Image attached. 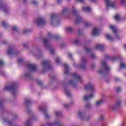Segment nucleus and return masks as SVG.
I'll return each mask as SVG.
<instances>
[{"label": "nucleus", "instance_id": "nucleus-23", "mask_svg": "<svg viewBox=\"0 0 126 126\" xmlns=\"http://www.w3.org/2000/svg\"><path fill=\"white\" fill-rule=\"evenodd\" d=\"M82 10L83 11H91V8L89 7H83Z\"/></svg>", "mask_w": 126, "mask_h": 126}, {"label": "nucleus", "instance_id": "nucleus-41", "mask_svg": "<svg viewBox=\"0 0 126 126\" xmlns=\"http://www.w3.org/2000/svg\"><path fill=\"white\" fill-rule=\"evenodd\" d=\"M32 4H34V5H36V4H38V2H37V1H36L35 0H32Z\"/></svg>", "mask_w": 126, "mask_h": 126}, {"label": "nucleus", "instance_id": "nucleus-13", "mask_svg": "<svg viewBox=\"0 0 126 126\" xmlns=\"http://www.w3.org/2000/svg\"><path fill=\"white\" fill-rule=\"evenodd\" d=\"M92 35L93 36H99L100 32H99V29L97 27H94Z\"/></svg>", "mask_w": 126, "mask_h": 126}, {"label": "nucleus", "instance_id": "nucleus-19", "mask_svg": "<svg viewBox=\"0 0 126 126\" xmlns=\"http://www.w3.org/2000/svg\"><path fill=\"white\" fill-rule=\"evenodd\" d=\"M63 66L65 67L64 74H69V69L68 68V65L66 64L63 65Z\"/></svg>", "mask_w": 126, "mask_h": 126}, {"label": "nucleus", "instance_id": "nucleus-45", "mask_svg": "<svg viewBox=\"0 0 126 126\" xmlns=\"http://www.w3.org/2000/svg\"><path fill=\"white\" fill-rule=\"evenodd\" d=\"M12 29H13V30H14V31H17V28L15 26H14L13 27Z\"/></svg>", "mask_w": 126, "mask_h": 126}, {"label": "nucleus", "instance_id": "nucleus-59", "mask_svg": "<svg viewBox=\"0 0 126 126\" xmlns=\"http://www.w3.org/2000/svg\"><path fill=\"white\" fill-rule=\"evenodd\" d=\"M90 119V116H88L86 118V121H88Z\"/></svg>", "mask_w": 126, "mask_h": 126}, {"label": "nucleus", "instance_id": "nucleus-37", "mask_svg": "<svg viewBox=\"0 0 126 126\" xmlns=\"http://www.w3.org/2000/svg\"><path fill=\"white\" fill-rule=\"evenodd\" d=\"M121 103H122V102L121 101V100H118L117 102L116 106L120 107V106H121Z\"/></svg>", "mask_w": 126, "mask_h": 126}, {"label": "nucleus", "instance_id": "nucleus-8", "mask_svg": "<svg viewBox=\"0 0 126 126\" xmlns=\"http://www.w3.org/2000/svg\"><path fill=\"white\" fill-rule=\"evenodd\" d=\"M85 88L86 90H91L92 92H94L95 91V89H94V85L92 84L91 83H90L87 84Z\"/></svg>", "mask_w": 126, "mask_h": 126}, {"label": "nucleus", "instance_id": "nucleus-6", "mask_svg": "<svg viewBox=\"0 0 126 126\" xmlns=\"http://www.w3.org/2000/svg\"><path fill=\"white\" fill-rule=\"evenodd\" d=\"M41 64L43 65L44 70H48L51 68V65L50 64V61L49 60L43 61L41 63Z\"/></svg>", "mask_w": 126, "mask_h": 126}, {"label": "nucleus", "instance_id": "nucleus-21", "mask_svg": "<svg viewBox=\"0 0 126 126\" xmlns=\"http://www.w3.org/2000/svg\"><path fill=\"white\" fill-rule=\"evenodd\" d=\"M78 116L80 117V119L81 120H83L84 119V117H85V115L84 114V113L79 111L78 113Z\"/></svg>", "mask_w": 126, "mask_h": 126}, {"label": "nucleus", "instance_id": "nucleus-34", "mask_svg": "<svg viewBox=\"0 0 126 126\" xmlns=\"http://www.w3.org/2000/svg\"><path fill=\"white\" fill-rule=\"evenodd\" d=\"M23 61H24V60L23 58H19L18 60V63H23Z\"/></svg>", "mask_w": 126, "mask_h": 126}, {"label": "nucleus", "instance_id": "nucleus-9", "mask_svg": "<svg viewBox=\"0 0 126 126\" xmlns=\"http://www.w3.org/2000/svg\"><path fill=\"white\" fill-rule=\"evenodd\" d=\"M109 28L111 30L113 31L114 33H116V36L117 39H118V40H120V39H121V38L119 36V35H118V30H117V28H116V27H115L113 25H110L109 26Z\"/></svg>", "mask_w": 126, "mask_h": 126}, {"label": "nucleus", "instance_id": "nucleus-22", "mask_svg": "<svg viewBox=\"0 0 126 126\" xmlns=\"http://www.w3.org/2000/svg\"><path fill=\"white\" fill-rule=\"evenodd\" d=\"M105 37L106 39H107V40H109V41H113V40H114V38H113V37H112L109 34H106Z\"/></svg>", "mask_w": 126, "mask_h": 126}, {"label": "nucleus", "instance_id": "nucleus-32", "mask_svg": "<svg viewBox=\"0 0 126 126\" xmlns=\"http://www.w3.org/2000/svg\"><path fill=\"white\" fill-rule=\"evenodd\" d=\"M69 10V9L68 8H65L63 10V14L67 12Z\"/></svg>", "mask_w": 126, "mask_h": 126}, {"label": "nucleus", "instance_id": "nucleus-43", "mask_svg": "<svg viewBox=\"0 0 126 126\" xmlns=\"http://www.w3.org/2000/svg\"><path fill=\"white\" fill-rule=\"evenodd\" d=\"M37 84L39 85H42L43 84V82L41 80L37 81Z\"/></svg>", "mask_w": 126, "mask_h": 126}, {"label": "nucleus", "instance_id": "nucleus-49", "mask_svg": "<svg viewBox=\"0 0 126 126\" xmlns=\"http://www.w3.org/2000/svg\"><path fill=\"white\" fill-rule=\"evenodd\" d=\"M91 58H92V59H94L95 58V55L93 54H91Z\"/></svg>", "mask_w": 126, "mask_h": 126}, {"label": "nucleus", "instance_id": "nucleus-10", "mask_svg": "<svg viewBox=\"0 0 126 126\" xmlns=\"http://www.w3.org/2000/svg\"><path fill=\"white\" fill-rule=\"evenodd\" d=\"M121 57V56H118L117 57H110V56L108 55H104V59L108 60H111V61H117V60H119V59H120V58Z\"/></svg>", "mask_w": 126, "mask_h": 126}, {"label": "nucleus", "instance_id": "nucleus-12", "mask_svg": "<svg viewBox=\"0 0 126 126\" xmlns=\"http://www.w3.org/2000/svg\"><path fill=\"white\" fill-rule=\"evenodd\" d=\"M0 8H2V10H3L4 13H8V10L7 9L6 5L2 3V2L1 1H0Z\"/></svg>", "mask_w": 126, "mask_h": 126}, {"label": "nucleus", "instance_id": "nucleus-24", "mask_svg": "<svg viewBox=\"0 0 126 126\" xmlns=\"http://www.w3.org/2000/svg\"><path fill=\"white\" fill-rule=\"evenodd\" d=\"M58 15L57 14H52L51 16V20L53 21L54 19H56Z\"/></svg>", "mask_w": 126, "mask_h": 126}, {"label": "nucleus", "instance_id": "nucleus-1", "mask_svg": "<svg viewBox=\"0 0 126 126\" xmlns=\"http://www.w3.org/2000/svg\"><path fill=\"white\" fill-rule=\"evenodd\" d=\"M60 36L59 34H55L54 35H52L51 32L48 33V36H47V38H43V41L45 44V47L48 49H50V54L51 55H54L55 54V50L54 49L52 48L51 45L49 44V39H60Z\"/></svg>", "mask_w": 126, "mask_h": 126}, {"label": "nucleus", "instance_id": "nucleus-40", "mask_svg": "<svg viewBox=\"0 0 126 126\" xmlns=\"http://www.w3.org/2000/svg\"><path fill=\"white\" fill-rule=\"evenodd\" d=\"M56 63H61V59H60V58L57 57L56 58Z\"/></svg>", "mask_w": 126, "mask_h": 126}, {"label": "nucleus", "instance_id": "nucleus-28", "mask_svg": "<svg viewBox=\"0 0 126 126\" xmlns=\"http://www.w3.org/2000/svg\"><path fill=\"white\" fill-rule=\"evenodd\" d=\"M101 104H103V100H102V99H101L96 102V105H97V106H100V105H101Z\"/></svg>", "mask_w": 126, "mask_h": 126}, {"label": "nucleus", "instance_id": "nucleus-26", "mask_svg": "<svg viewBox=\"0 0 126 126\" xmlns=\"http://www.w3.org/2000/svg\"><path fill=\"white\" fill-rule=\"evenodd\" d=\"M115 19L116 21H119L121 19V16L119 14L116 15L115 16Z\"/></svg>", "mask_w": 126, "mask_h": 126}, {"label": "nucleus", "instance_id": "nucleus-17", "mask_svg": "<svg viewBox=\"0 0 126 126\" xmlns=\"http://www.w3.org/2000/svg\"><path fill=\"white\" fill-rule=\"evenodd\" d=\"M14 47H9L8 50L7 51V53L8 55H13L14 54Z\"/></svg>", "mask_w": 126, "mask_h": 126}, {"label": "nucleus", "instance_id": "nucleus-7", "mask_svg": "<svg viewBox=\"0 0 126 126\" xmlns=\"http://www.w3.org/2000/svg\"><path fill=\"white\" fill-rule=\"evenodd\" d=\"M36 23L38 26H43L46 24V21L43 18H38L36 19Z\"/></svg>", "mask_w": 126, "mask_h": 126}, {"label": "nucleus", "instance_id": "nucleus-29", "mask_svg": "<svg viewBox=\"0 0 126 126\" xmlns=\"http://www.w3.org/2000/svg\"><path fill=\"white\" fill-rule=\"evenodd\" d=\"M120 67H123V68H126V64L124 63H121L120 64Z\"/></svg>", "mask_w": 126, "mask_h": 126}, {"label": "nucleus", "instance_id": "nucleus-56", "mask_svg": "<svg viewBox=\"0 0 126 126\" xmlns=\"http://www.w3.org/2000/svg\"><path fill=\"white\" fill-rule=\"evenodd\" d=\"M7 123L10 126L12 124V121H8Z\"/></svg>", "mask_w": 126, "mask_h": 126}, {"label": "nucleus", "instance_id": "nucleus-30", "mask_svg": "<svg viewBox=\"0 0 126 126\" xmlns=\"http://www.w3.org/2000/svg\"><path fill=\"white\" fill-rule=\"evenodd\" d=\"M26 77H27L28 79H30L31 77V74L30 73H27L25 74Z\"/></svg>", "mask_w": 126, "mask_h": 126}, {"label": "nucleus", "instance_id": "nucleus-62", "mask_svg": "<svg viewBox=\"0 0 126 126\" xmlns=\"http://www.w3.org/2000/svg\"><path fill=\"white\" fill-rule=\"evenodd\" d=\"M23 47H27V44H23Z\"/></svg>", "mask_w": 126, "mask_h": 126}, {"label": "nucleus", "instance_id": "nucleus-38", "mask_svg": "<svg viewBox=\"0 0 126 126\" xmlns=\"http://www.w3.org/2000/svg\"><path fill=\"white\" fill-rule=\"evenodd\" d=\"M85 27H90V26H91V24L89 23H85Z\"/></svg>", "mask_w": 126, "mask_h": 126}, {"label": "nucleus", "instance_id": "nucleus-64", "mask_svg": "<svg viewBox=\"0 0 126 126\" xmlns=\"http://www.w3.org/2000/svg\"><path fill=\"white\" fill-rule=\"evenodd\" d=\"M124 47L125 48V50H126V44L124 45Z\"/></svg>", "mask_w": 126, "mask_h": 126}, {"label": "nucleus", "instance_id": "nucleus-27", "mask_svg": "<svg viewBox=\"0 0 126 126\" xmlns=\"http://www.w3.org/2000/svg\"><path fill=\"white\" fill-rule=\"evenodd\" d=\"M31 103H32V101L30 99H26V106H28L30 105Z\"/></svg>", "mask_w": 126, "mask_h": 126}, {"label": "nucleus", "instance_id": "nucleus-60", "mask_svg": "<svg viewBox=\"0 0 126 126\" xmlns=\"http://www.w3.org/2000/svg\"><path fill=\"white\" fill-rule=\"evenodd\" d=\"M68 107V104H65L64 105V107L65 108H67Z\"/></svg>", "mask_w": 126, "mask_h": 126}, {"label": "nucleus", "instance_id": "nucleus-20", "mask_svg": "<svg viewBox=\"0 0 126 126\" xmlns=\"http://www.w3.org/2000/svg\"><path fill=\"white\" fill-rule=\"evenodd\" d=\"M91 98H94V94H92L88 96H85L84 97V100H88L89 99H91Z\"/></svg>", "mask_w": 126, "mask_h": 126}, {"label": "nucleus", "instance_id": "nucleus-5", "mask_svg": "<svg viewBox=\"0 0 126 126\" xmlns=\"http://www.w3.org/2000/svg\"><path fill=\"white\" fill-rule=\"evenodd\" d=\"M72 13L74 15H76L75 23L76 24H79L81 21H82V18L77 14V11L75 9H74L72 11Z\"/></svg>", "mask_w": 126, "mask_h": 126}, {"label": "nucleus", "instance_id": "nucleus-11", "mask_svg": "<svg viewBox=\"0 0 126 126\" xmlns=\"http://www.w3.org/2000/svg\"><path fill=\"white\" fill-rule=\"evenodd\" d=\"M106 4V8H108L109 6L111 7H115L116 6V3L115 2H110V0H105Z\"/></svg>", "mask_w": 126, "mask_h": 126}, {"label": "nucleus", "instance_id": "nucleus-53", "mask_svg": "<svg viewBox=\"0 0 126 126\" xmlns=\"http://www.w3.org/2000/svg\"><path fill=\"white\" fill-rule=\"evenodd\" d=\"M45 118L46 119H49L50 118V116L47 114H45Z\"/></svg>", "mask_w": 126, "mask_h": 126}, {"label": "nucleus", "instance_id": "nucleus-58", "mask_svg": "<svg viewBox=\"0 0 126 126\" xmlns=\"http://www.w3.org/2000/svg\"><path fill=\"white\" fill-rule=\"evenodd\" d=\"M2 44H6V41H3L2 42Z\"/></svg>", "mask_w": 126, "mask_h": 126}, {"label": "nucleus", "instance_id": "nucleus-47", "mask_svg": "<svg viewBox=\"0 0 126 126\" xmlns=\"http://www.w3.org/2000/svg\"><path fill=\"white\" fill-rule=\"evenodd\" d=\"M121 90H122V89L121 88V87H118V88H117V92H120Z\"/></svg>", "mask_w": 126, "mask_h": 126}, {"label": "nucleus", "instance_id": "nucleus-55", "mask_svg": "<svg viewBox=\"0 0 126 126\" xmlns=\"http://www.w3.org/2000/svg\"><path fill=\"white\" fill-rule=\"evenodd\" d=\"M125 1H126V0H121L122 4H125Z\"/></svg>", "mask_w": 126, "mask_h": 126}, {"label": "nucleus", "instance_id": "nucleus-35", "mask_svg": "<svg viewBox=\"0 0 126 126\" xmlns=\"http://www.w3.org/2000/svg\"><path fill=\"white\" fill-rule=\"evenodd\" d=\"M39 111H42V112H46V109L45 108H43V107L39 106V107L38 108Z\"/></svg>", "mask_w": 126, "mask_h": 126}, {"label": "nucleus", "instance_id": "nucleus-14", "mask_svg": "<svg viewBox=\"0 0 126 126\" xmlns=\"http://www.w3.org/2000/svg\"><path fill=\"white\" fill-rule=\"evenodd\" d=\"M27 67L28 68L31 69V70H36L37 69V66L35 64H27Z\"/></svg>", "mask_w": 126, "mask_h": 126}, {"label": "nucleus", "instance_id": "nucleus-2", "mask_svg": "<svg viewBox=\"0 0 126 126\" xmlns=\"http://www.w3.org/2000/svg\"><path fill=\"white\" fill-rule=\"evenodd\" d=\"M18 86L17 83H12L10 86H5L4 90H10L13 96H15V93H16Z\"/></svg>", "mask_w": 126, "mask_h": 126}, {"label": "nucleus", "instance_id": "nucleus-15", "mask_svg": "<svg viewBox=\"0 0 126 126\" xmlns=\"http://www.w3.org/2000/svg\"><path fill=\"white\" fill-rule=\"evenodd\" d=\"M86 63H87L86 60H85L84 58H83L82 60V62L81 63L80 68H82V69L85 68Z\"/></svg>", "mask_w": 126, "mask_h": 126}, {"label": "nucleus", "instance_id": "nucleus-18", "mask_svg": "<svg viewBox=\"0 0 126 126\" xmlns=\"http://www.w3.org/2000/svg\"><path fill=\"white\" fill-rule=\"evenodd\" d=\"M104 48H105L104 45L98 44L94 47V49H96V50H100V51H103Z\"/></svg>", "mask_w": 126, "mask_h": 126}, {"label": "nucleus", "instance_id": "nucleus-4", "mask_svg": "<svg viewBox=\"0 0 126 126\" xmlns=\"http://www.w3.org/2000/svg\"><path fill=\"white\" fill-rule=\"evenodd\" d=\"M101 64L104 69H103L102 68H101L97 71L98 73H99V74H102V73H104V72H105V71H109V70L111 69V68L108 66L106 63V61H103Z\"/></svg>", "mask_w": 126, "mask_h": 126}, {"label": "nucleus", "instance_id": "nucleus-39", "mask_svg": "<svg viewBox=\"0 0 126 126\" xmlns=\"http://www.w3.org/2000/svg\"><path fill=\"white\" fill-rule=\"evenodd\" d=\"M55 115L57 117H59V116H61V115H62V113L60 112L56 111L55 112Z\"/></svg>", "mask_w": 126, "mask_h": 126}, {"label": "nucleus", "instance_id": "nucleus-51", "mask_svg": "<svg viewBox=\"0 0 126 126\" xmlns=\"http://www.w3.org/2000/svg\"><path fill=\"white\" fill-rule=\"evenodd\" d=\"M26 125H27V126H30V121H27L26 122Z\"/></svg>", "mask_w": 126, "mask_h": 126}, {"label": "nucleus", "instance_id": "nucleus-42", "mask_svg": "<svg viewBox=\"0 0 126 126\" xmlns=\"http://www.w3.org/2000/svg\"><path fill=\"white\" fill-rule=\"evenodd\" d=\"M66 30H67V31L70 32V31H72V28H71V27H68L66 28Z\"/></svg>", "mask_w": 126, "mask_h": 126}, {"label": "nucleus", "instance_id": "nucleus-16", "mask_svg": "<svg viewBox=\"0 0 126 126\" xmlns=\"http://www.w3.org/2000/svg\"><path fill=\"white\" fill-rule=\"evenodd\" d=\"M55 125H56L59 126H62V124L61 123V122H60V121H55L54 123H47V126H55Z\"/></svg>", "mask_w": 126, "mask_h": 126}, {"label": "nucleus", "instance_id": "nucleus-44", "mask_svg": "<svg viewBox=\"0 0 126 126\" xmlns=\"http://www.w3.org/2000/svg\"><path fill=\"white\" fill-rule=\"evenodd\" d=\"M79 43V40H78L77 39L75 40L74 41V44L75 45H77V44H78Z\"/></svg>", "mask_w": 126, "mask_h": 126}, {"label": "nucleus", "instance_id": "nucleus-54", "mask_svg": "<svg viewBox=\"0 0 126 126\" xmlns=\"http://www.w3.org/2000/svg\"><path fill=\"white\" fill-rule=\"evenodd\" d=\"M90 107V104L88 103L86 105V108H89Z\"/></svg>", "mask_w": 126, "mask_h": 126}, {"label": "nucleus", "instance_id": "nucleus-33", "mask_svg": "<svg viewBox=\"0 0 126 126\" xmlns=\"http://www.w3.org/2000/svg\"><path fill=\"white\" fill-rule=\"evenodd\" d=\"M85 50L86 53H91V52H92V50H91L88 48H86L85 49Z\"/></svg>", "mask_w": 126, "mask_h": 126}, {"label": "nucleus", "instance_id": "nucleus-36", "mask_svg": "<svg viewBox=\"0 0 126 126\" xmlns=\"http://www.w3.org/2000/svg\"><path fill=\"white\" fill-rule=\"evenodd\" d=\"M31 30H26L23 32V34H27V33H29Z\"/></svg>", "mask_w": 126, "mask_h": 126}, {"label": "nucleus", "instance_id": "nucleus-63", "mask_svg": "<svg viewBox=\"0 0 126 126\" xmlns=\"http://www.w3.org/2000/svg\"><path fill=\"white\" fill-rule=\"evenodd\" d=\"M61 1H62V0H57V2L58 3H60Z\"/></svg>", "mask_w": 126, "mask_h": 126}, {"label": "nucleus", "instance_id": "nucleus-25", "mask_svg": "<svg viewBox=\"0 0 126 126\" xmlns=\"http://www.w3.org/2000/svg\"><path fill=\"white\" fill-rule=\"evenodd\" d=\"M64 91L66 95L68 96V97H70L71 94H70V93L69 92V91H67V89H66V88H65Z\"/></svg>", "mask_w": 126, "mask_h": 126}, {"label": "nucleus", "instance_id": "nucleus-50", "mask_svg": "<svg viewBox=\"0 0 126 126\" xmlns=\"http://www.w3.org/2000/svg\"><path fill=\"white\" fill-rule=\"evenodd\" d=\"M3 61L0 60V65H3Z\"/></svg>", "mask_w": 126, "mask_h": 126}, {"label": "nucleus", "instance_id": "nucleus-46", "mask_svg": "<svg viewBox=\"0 0 126 126\" xmlns=\"http://www.w3.org/2000/svg\"><path fill=\"white\" fill-rule=\"evenodd\" d=\"M68 57L70 59H72V55H71V54H70V52L68 53Z\"/></svg>", "mask_w": 126, "mask_h": 126}, {"label": "nucleus", "instance_id": "nucleus-57", "mask_svg": "<svg viewBox=\"0 0 126 126\" xmlns=\"http://www.w3.org/2000/svg\"><path fill=\"white\" fill-rule=\"evenodd\" d=\"M2 103H3V101L2 100H0V106L2 105Z\"/></svg>", "mask_w": 126, "mask_h": 126}, {"label": "nucleus", "instance_id": "nucleus-31", "mask_svg": "<svg viewBox=\"0 0 126 126\" xmlns=\"http://www.w3.org/2000/svg\"><path fill=\"white\" fill-rule=\"evenodd\" d=\"M1 24L2 26H3V27H4V28H6V27H7V24L5 22H2Z\"/></svg>", "mask_w": 126, "mask_h": 126}, {"label": "nucleus", "instance_id": "nucleus-3", "mask_svg": "<svg viewBox=\"0 0 126 126\" xmlns=\"http://www.w3.org/2000/svg\"><path fill=\"white\" fill-rule=\"evenodd\" d=\"M72 75L74 80H70L69 82V84H71V85H73V86H74V85H75V83H76L77 80L78 81H79L80 82H82V78L77 73H74L72 74Z\"/></svg>", "mask_w": 126, "mask_h": 126}, {"label": "nucleus", "instance_id": "nucleus-52", "mask_svg": "<svg viewBox=\"0 0 126 126\" xmlns=\"http://www.w3.org/2000/svg\"><path fill=\"white\" fill-rule=\"evenodd\" d=\"M99 120H102V121L104 120V116H101L99 117Z\"/></svg>", "mask_w": 126, "mask_h": 126}, {"label": "nucleus", "instance_id": "nucleus-48", "mask_svg": "<svg viewBox=\"0 0 126 126\" xmlns=\"http://www.w3.org/2000/svg\"><path fill=\"white\" fill-rule=\"evenodd\" d=\"M77 1H79V2H80L81 3H83L84 2V0H77Z\"/></svg>", "mask_w": 126, "mask_h": 126}, {"label": "nucleus", "instance_id": "nucleus-61", "mask_svg": "<svg viewBox=\"0 0 126 126\" xmlns=\"http://www.w3.org/2000/svg\"><path fill=\"white\" fill-rule=\"evenodd\" d=\"M31 112V110H30V109H28L27 110V113H28V114H29Z\"/></svg>", "mask_w": 126, "mask_h": 126}]
</instances>
